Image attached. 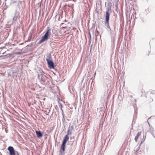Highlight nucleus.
Returning <instances> with one entry per match:
<instances>
[{"instance_id":"f257e3e1","label":"nucleus","mask_w":155,"mask_h":155,"mask_svg":"<svg viewBox=\"0 0 155 155\" xmlns=\"http://www.w3.org/2000/svg\"><path fill=\"white\" fill-rule=\"evenodd\" d=\"M51 35V29L49 28H47V30L45 35L40 41L39 43H41L45 41L48 39V37Z\"/></svg>"},{"instance_id":"f03ea898","label":"nucleus","mask_w":155,"mask_h":155,"mask_svg":"<svg viewBox=\"0 0 155 155\" xmlns=\"http://www.w3.org/2000/svg\"><path fill=\"white\" fill-rule=\"evenodd\" d=\"M47 58H46V60L47 62L48 67L50 69H54V66L53 62L51 60V57L50 54H48L47 56Z\"/></svg>"},{"instance_id":"7ed1b4c3","label":"nucleus","mask_w":155,"mask_h":155,"mask_svg":"<svg viewBox=\"0 0 155 155\" xmlns=\"http://www.w3.org/2000/svg\"><path fill=\"white\" fill-rule=\"evenodd\" d=\"M69 137H68V135L65 136L64 137L62 142V144L61 147V149L63 150V151H64L65 150L66 143L69 140Z\"/></svg>"},{"instance_id":"20e7f679","label":"nucleus","mask_w":155,"mask_h":155,"mask_svg":"<svg viewBox=\"0 0 155 155\" xmlns=\"http://www.w3.org/2000/svg\"><path fill=\"white\" fill-rule=\"evenodd\" d=\"M110 14L108 12V11H107L106 13V18H105V23L106 24V26L110 30H111V29L109 26V19Z\"/></svg>"},{"instance_id":"39448f33","label":"nucleus","mask_w":155,"mask_h":155,"mask_svg":"<svg viewBox=\"0 0 155 155\" xmlns=\"http://www.w3.org/2000/svg\"><path fill=\"white\" fill-rule=\"evenodd\" d=\"M9 151L10 155H15V153L13 147L12 146L9 147L8 148Z\"/></svg>"},{"instance_id":"423d86ee","label":"nucleus","mask_w":155,"mask_h":155,"mask_svg":"<svg viewBox=\"0 0 155 155\" xmlns=\"http://www.w3.org/2000/svg\"><path fill=\"white\" fill-rule=\"evenodd\" d=\"M36 133L38 138H40L42 137V134L40 131H36Z\"/></svg>"},{"instance_id":"0eeeda50","label":"nucleus","mask_w":155,"mask_h":155,"mask_svg":"<svg viewBox=\"0 0 155 155\" xmlns=\"http://www.w3.org/2000/svg\"><path fill=\"white\" fill-rule=\"evenodd\" d=\"M71 131L70 130H68L67 134L66 135H68H68H71Z\"/></svg>"},{"instance_id":"6e6552de","label":"nucleus","mask_w":155,"mask_h":155,"mask_svg":"<svg viewBox=\"0 0 155 155\" xmlns=\"http://www.w3.org/2000/svg\"><path fill=\"white\" fill-rule=\"evenodd\" d=\"M138 137L137 136H136L135 138V141L136 142L137 141V139Z\"/></svg>"},{"instance_id":"1a4fd4ad","label":"nucleus","mask_w":155,"mask_h":155,"mask_svg":"<svg viewBox=\"0 0 155 155\" xmlns=\"http://www.w3.org/2000/svg\"><path fill=\"white\" fill-rule=\"evenodd\" d=\"M141 134V132H139L137 134V136L138 137H139Z\"/></svg>"},{"instance_id":"9d476101","label":"nucleus","mask_w":155,"mask_h":155,"mask_svg":"<svg viewBox=\"0 0 155 155\" xmlns=\"http://www.w3.org/2000/svg\"><path fill=\"white\" fill-rule=\"evenodd\" d=\"M110 33H111V34H112V33H113V31H112L111 30H110Z\"/></svg>"},{"instance_id":"9b49d317","label":"nucleus","mask_w":155,"mask_h":155,"mask_svg":"<svg viewBox=\"0 0 155 155\" xmlns=\"http://www.w3.org/2000/svg\"><path fill=\"white\" fill-rule=\"evenodd\" d=\"M15 17H14V18H13V20H14L15 19Z\"/></svg>"},{"instance_id":"f8f14e48","label":"nucleus","mask_w":155,"mask_h":155,"mask_svg":"<svg viewBox=\"0 0 155 155\" xmlns=\"http://www.w3.org/2000/svg\"><path fill=\"white\" fill-rule=\"evenodd\" d=\"M20 54V53H17V54Z\"/></svg>"},{"instance_id":"ddd939ff","label":"nucleus","mask_w":155,"mask_h":155,"mask_svg":"<svg viewBox=\"0 0 155 155\" xmlns=\"http://www.w3.org/2000/svg\"><path fill=\"white\" fill-rule=\"evenodd\" d=\"M90 38H91V36L90 35Z\"/></svg>"}]
</instances>
